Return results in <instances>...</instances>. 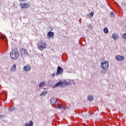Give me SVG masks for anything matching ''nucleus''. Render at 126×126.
<instances>
[{
    "label": "nucleus",
    "instance_id": "1",
    "mask_svg": "<svg viewBox=\"0 0 126 126\" xmlns=\"http://www.w3.org/2000/svg\"><path fill=\"white\" fill-rule=\"evenodd\" d=\"M10 56L13 60H17L19 58V53L17 48H14L10 53Z\"/></svg>",
    "mask_w": 126,
    "mask_h": 126
},
{
    "label": "nucleus",
    "instance_id": "2",
    "mask_svg": "<svg viewBox=\"0 0 126 126\" xmlns=\"http://www.w3.org/2000/svg\"><path fill=\"white\" fill-rule=\"evenodd\" d=\"M37 46L40 51H43L44 49L47 48V45L46 44V41L44 40H40L37 44Z\"/></svg>",
    "mask_w": 126,
    "mask_h": 126
},
{
    "label": "nucleus",
    "instance_id": "3",
    "mask_svg": "<svg viewBox=\"0 0 126 126\" xmlns=\"http://www.w3.org/2000/svg\"><path fill=\"white\" fill-rule=\"evenodd\" d=\"M100 66L103 68V70L106 71V70L109 68V63L107 61H105L103 63L101 62Z\"/></svg>",
    "mask_w": 126,
    "mask_h": 126
},
{
    "label": "nucleus",
    "instance_id": "4",
    "mask_svg": "<svg viewBox=\"0 0 126 126\" xmlns=\"http://www.w3.org/2000/svg\"><path fill=\"white\" fill-rule=\"evenodd\" d=\"M21 56L23 57H26L28 56V51L24 48H21L20 50Z\"/></svg>",
    "mask_w": 126,
    "mask_h": 126
},
{
    "label": "nucleus",
    "instance_id": "5",
    "mask_svg": "<svg viewBox=\"0 0 126 126\" xmlns=\"http://www.w3.org/2000/svg\"><path fill=\"white\" fill-rule=\"evenodd\" d=\"M20 6L21 7V8H28L29 7H30V4L29 2L28 3H20Z\"/></svg>",
    "mask_w": 126,
    "mask_h": 126
},
{
    "label": "nucleus",
    "instance_id": "6",
    "mask_svg": "<svg viewBox=\"0 0 126 126\" xmlns=\"http://www.w3.org/2000/svg\"><path fill=\"white\" fill-rule=\"evenodd\" d=\"M63 69L62 68V67L59 66L57 68V72H56V75H60V74H62L63 72Z\"/></svg>",
    "mask_w": 126,
    "mask_h": 126
},
{
    "label": "nucleus",
    "instance_id": "7",
    "mask_svg": "<svg viewBox=\"0 0 126 126\" xmlns=\"http://www.w3.org/2000/svg\"><path fill=\"white\" fill-rule=\"evenodd\" d=\"M54 36H55V34L53 32L51 31L47 33V38H48V39H51V38L54 39Z\"/></svg>",
    "mask_w": 126,
    "mask_h": 126
},
{
    "label": "nucleus",
    "instance_id": "8",
    "mask_svg": "<svg viewBox=\"0 0 126 126\" xmlns=\"http://www.w3.org/2000/svg\"><path fill=\"white\" fill-rule=\"evenodd\" d=\"M116 59L117 61L119 62H122V61H125V57L120 55H117L116 56Z\"/></svg>",
    "mask_w": 126,
    "mask_h": 126
},
{
    "label": "nucleus",
    "instance_id": "9",
    "mask_svg": "<svg viewBox=\"0 0 126 126\" xmlns=\"http://www.w3.org/2000/svg\"><path fill=\"white\" fill-rule=\"evenodd\" d=\"M23 69L25 71H29L31 69V66L30 65H27L24 66Z\"/></svg>",
    "mask_w": 126,
    "mask_h": 126
},
{
    "label": "nucleus",
    "instance_id": "10",
    "mask_svg": "<svg viewBox=\"0 0 126 126\" xmlns=\"http://www.w3.org/2000/svg\"><path fill=\"white\" fill-rule=\"evenodd\" d=\"M56 102H57V98H51L50 100V103L51 105H53L54 104H56Z\"/></svg>",
    "mask_w": 126,
    "mask_h": 126
},
{
    "label": "nucleus",
    "instance_id": "11",
    "mask_svg": "<svg viewBox=\"0 0 126 126\" xmlns=\"http://www.w3.org/2000/svg\"><path fill=\"white\" fill-rule=\"evenodd\" d=\"M33 125H34V123H33V121H31L29 123L26 124V126H33Z\"/></svg>",
    "mask_w": 126,
    "mask_h": 126
},
{
    "label": "nucleus",
    "instance_id": "12",
    "mask_svg": "<svg viewBox=\"0 0 126 126\" xmlns=\"http://www.w3.org/2000/svg\"><path fill=\"white\" fill-rule=\"evenodd\" d=\"M112 38H113V39H115V40H118L119 39V35L113 33L112 34Z\"/></svg>",
    "mask_w": 126,
    "mask_h": 126
},
{
    "label": "nucleus",
    "instance_id": "13",
    "mask_svg": "<svg viewBox=\"0 0 126 126\" xmlns=\"http://www.w3.org/2000/svg\"><path fill=\"white\" fill-rule=\"evenodd\" d=\"M62 85H63V82L60 81L57 83L54 86H55V87H59V86H62Z\"/></svg>",
    "mask_w": 126,
    "mask_h": 126
},
{
    "label": "nucleus",
    "instance_id": "14",
    "mask_svg": "<svg viewBox=\"0 0 126 126\" xmlns=\"http://www.w3.org/2000/svg\"><path fill=\"white\" fill-rule=\"evenodd\" d=\"M15 70H16V64H14L11 67V71H15Z\"/></svg>",
    "mask_w": 126,
    "mask_h": 126
},
{
    "label": "nucleus",
    "instance_id": "15",
    "mask_svg": "<svg viewBox=\"0 0 126 126\" xmlns=\"http://www.w3.org/2000/svg\"><path fill=\"white\" fill-rule=\"evenodd\" d=\"M88 100L89 101H93L94 100V97L92 95H89L88 96Z\"/></svg>",
    "mask_w": 126,
    "mask_h": 126
},
{
    "label": "nucleus",
    "instance_id": "16",
    "mask_svg": "<svg viewBox=\"0 0 126 126\" xmlns=\"http://www.w3.org/2000/svg\"><path fill=\"white\" fill-rule=\"evenodd\" d=\"M121 7H122V9L124 10L126 9V4L125 2H123L121 3Z\"/></svg>",
    "mask_w": 126,
    "mask_h": 126
},
{
    "label": "nucleus",
    "instance_id": "17",
    "mask_svg": "<svg viewBox=\"0 0 126 126\" xmlns=\"http://www.w3.org/2000/svg\"><path fill=\"white\" fill-rule=\"evenodd\" d=\"M94 15V12L93 11H92L91 13H89L88 15L87 16H88V17H93Z\"/></svg>",
    "mask_w": 126,
    "mask_h": 126
},
{
    "label": "nucleus",
    "instance_id": "18",
    "mask_svg": "<svg viewBox=\"0 0 126 126\" xmlns=\"http://www.w3.org/2000/svg\"><path fill=\"white\" fill-rule=\"evenodd\" d=\"M45 84H46V83H45V82H42L40 83L39 85V87L41 88V87H43V86H45Z\"/></svg>",
    "mask_w": 126,
    "mask_h": 126
},
{
    "label": "nucleus",
    "instance_id": "19",
    "mask_svg": "<svg viewBox=\"0 0 126 126\" xmlns=\"http://www.w3.org/2000/svg\"><path fill=\"white\" fill-rule=\"evenodd\" d=\"M48 93V92L47 91H44L43 92H42L40 94V96H45V95H46V94Z\"/></svg>",
    "mask_w": 126,
    "mask_h": 126
},
{
    "label": "nucleus",
    "instance_id": "20",
    "mask_svg": "<svg viewBox=\"0 0 126 126\" xmlns=\"http://www.w3.org/2000/svg\"><path fill=\"white\" fill-rule=\"evenodd\" d=\"M103 32H104V33H105V34H107V33H109V30H108V28H105L103 29Z\"/></svg>",
    "mask_w": 126,
    "mask_h": 126
},
{
    "label": "nucleus",
    "instance_id": "21",
    "mask_svg": "<svg viewBox=\"0 0 126 126\" xmlns=\"http://www.w3.org/2000/svg\"><path fill=\"white\" fill-rule=\"evenodd\" d=\"M122 37L123 38V39H126V32L122 35Z\"/></svg>",
    "mask_w": 126,
    "mask_h": 126
},
{
    "label": "nucleus",
    "instance_id": "22",
    "mask_svg": "<svg viewBox=\"0 0 126 126\" xmlns=\"http://www.w3.org/2000/svg\"><path fill=\"white\" fill-rule=\"evenodd\" d=\"M58 108L59 109H62V107H61V106H62V104H59V103H58Z\"/></svg>",
    "mask_w": 126,
    "mask_h": 126
},
{
    "label": "nucleus",
    "instance_id": "23",
    "mask_svg": "<svg viewBox=\"0 0 126 126\" xmlns=\"http://www.w3.org/2000/svg\"><path fill=\"white\" fill-rule=\"evenodd\" d=\"M111 16H114V12H110Z\"/></svg>",
    "mask_w": 126,
    "mask_h": 126
},
{
    "label": "nucleus",
    "instance_id": "24",
    "mask_svg": "<svg viewBox=\"0 0 126 126\" xmlns=\"http://www.w3.org/2000/svg\"><path fill=\"white\" fill-rule=\"evenodd\" d=\"M52 76L53 77H54V76L56 75V74L55 73H53V74H52Z\"/></svg>",
    "mask_w": 126,
    "mask_h": 126
},
{
    "label": "nucleus",
    "instance_id": "25",
    "mask_svg": "<svg viewBox=\"0 0 126 126\" xmlns=\"http://www.w3.org/2000/svg\"><path fill=\"white\" fill-rule=\"evenodd\" d=\"M62 108V109H63L64 108V110H65V107H61Z\"/></svg>",
    "mask_w": 126,
    "mask_h": 126
}]
</instances>
